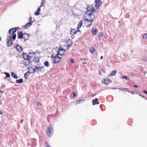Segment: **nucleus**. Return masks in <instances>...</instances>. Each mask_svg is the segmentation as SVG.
Returning a JSON list of instances; mask_svg holds the SVG:
<instances>
[{
	"instance_id": "1",
	"label": "nucleus",
	"mask_w": 147,
	"mask_h": 147,
	"mask_svg": "<svg viewBox=\"0 0 147 147\" xmlns=\"http://www.w3.org/2000/svg\"><path fill=\"white\" fill-rule=\"evenodd\" d=\"M84 18L86 21L89 22L90 24H89L86 27H88L92 25V22L94 18V14L92 13V11H88L84 14Z\"/></svg>"
},
{
	"instance_id": "2",
	"label": "nucleus",
	"mask_w": 147,
	"mask_h": 147,
	"mask_svg": "<svg viewBox=\"0 0 147 147\" xmlns=\"http://www.w3.org/2000/svg\"><path fill=\"white\" fill-rule=\"evenodd\" d=\"M59 55L55 53H53L52 54L51 57L53 62L54 63H59L61 60V57L58 56Z\"/></svg>"
},
{
	"instance_id": "3",
	"label": "nucleus",
	"mask_w": 147,
	"mask_h": 147,
	"mask_svg": "<svg viewBox=\"0 0 147 147\" xmlns=\"http://www.w3.org/2000/svg\"><path fill=\"white\" fill-rule=\"evenodd\" d=\"M54 132V129L51 124L49 125L47 129L46 134L49 137H52V135Z\"/></svg>"
},
{
	"instance_id": "4",
	"label": "nucleus",
	"mask_w": 147,
	"mask_h": 147,
	"mask_svg": "<svg viewBox=\"0 0 147 147\" xmlns=\"http://www.w3.org/2000/svg\"><path fill=\"white\" fill-rule=\"evenodd\" d=\"M16 34H13L12 37L10 36L8 37L7 40V42L8 46H10L12 44V39L15 40L16 38Z\"/></svg>"
},
{
	"instance_id": "5",
	"label": "nucleus",
	"mask_w": 147,
	"mask_h": 147,
	"mask_svg": "<svg viewBox=\"0 0 147 147\" xmlns=\"http://www.w3.org/2000/svg\"><path fill=\"white\" fill-rule=\"evenodd\" d=\"M32 54H34V52H30L29 55H28L26 53H23L22 54V56L25 60H30L31 58L32 57V56H31V55Z\"/></svg>"
},
{
	"instance_id": "6",
	"label": "nucleus",
	"mask_w": 147,
	"mask_h": 147,
	"mask_svg": "<svg viewBox=\"0 0 147 147\" xmlns=\"http://www.w3.org/2000/svg\"><path fill=\"white\" fill-rule=\"evenodd\" d=\"M87 11H92V13L93 14H94L96 11L94 5H91L90 6L89 5L88 6H87Z\"/></svg>"
},
{
	"instance_id": "7",
	"label": "nucleus",
	"mask_w": 147,
	"mask_h": 147,
	"mask_svg": "<svg viewBox=\"0 0 147 147\" xmlns=\"http://www.w3.org/2000/svg\"><path fill=\"white\" fill-rule=\"evenodd\" d=\"M102 2L100 0H96L94 3V5L95 7L98 9L101 5Z\"/></svg>"
},
{
	"instance_id": "8",
	"label": "nucleus",
	"mask_w": 147,
	"mask_h": 147,
	"mask_svg": "<svg viewBox=\"0 0 147 147\" xmlns=\"http://www.w3.org/2000/svg\"><path fill=\"white\" fill-rule=\"evenodd\" d=\"M65 52V51L62 48H60L57 51V55L62 56L63 55Z\"/></svg>"
},
{
	"instance_id": "9",
	"label": "nucleus",
	"mask_w": 147,
	"mask_h": 147,
	"mask_svg": "<svg viewBox=\"0 0 147 147\" xmlns=\"http://www.w3.org/2000/svg\"><path fill=\"white\" fill-rule=\"evenodd\" d=\"M40 68V65L39 64H37L34 69L32 67L30 68V70L31 71V73H34L36 70H38Z\"/></svg>"
},
{
	"instance_id": "10",
	"label": "nucleus",
	"mask_w": 147,
	"mask_h": 147,
	"mask_svg": "<svg viewBox=\"0 0 147 147\" xmlns=\"http://www.w3.org/2000/svg\"><path fill=\"white\" fill-rule=\"evenodd\" d=\"M17 30V28H12L9 30V33L11 35H12L16 32Z\"/></svg>"
},
{
	"instance_id": "11",
	"label": "nucleus",
	"mask_w": 147,
	"mask_h": 147,
	"mask_svg": "<svg viewBox=\"0 0 147 147\" xmlns=\"http://www.w3.org/2000/svg\"><path fill=\"white\" fill-rule=\"evenodd\" d=\"M15 48L16 49V50L19 52H22L23 51L22 47L18 44L17 45L15 46Z\"/></svg>"
},
{
	"instance_id": "12",
	"label": "nucleus",
	"mask_w": 147,
	"mask_h": 147,
	"mask_svg": "<svg viewBox=\"0 0 147 147\" xmlns=\"http://www.w3.org/2000/svg\"><path fill=\"white\" fill-rule=\"evenodd\" d=\"M18 38L19 39H20L24 37V34L21 31L18 32L17 33Z\"/></svg>"
},
{
	"instance_id": "13",
	"label": "nucleus",
	"mask_w": 147,
	"mask_h": 147,
	"mask_svg": "<svg viewBox=\"0 0 147 147\" xmlns=\"http://www.w3.org/2000/svg\"><path fill=\"white\" fill-rule=\"evenodd\" d=\"M32 22H28L26 24L25 26H24V29H27L28 28L31 26L32 24Z\"/></svg>"
},
{
	"instance_id": "14",
	"label": "nucleus",
	"mask_w": 147,
	"mask_h": 147,
	"mask_svg": "<svg viewBox=\"0 0 147 147\" xmlns=\"http://www.w3.org/2000/svg\"><path fill=\"white\" fill-rule=\"evenodd\" d=\"M103 82L105 84L108 85L109 83L111 82V81L108 78L107 80L104 79Z\"/></svg>"
},
{
	"instance_id": "15",
	"label": "nucleus",
	"mask_w": 147,
	"mask_h": 147,
	"mask_svg": "<svg viewBox=\"0 0 147 147\" xmlns=\"http://www.w3.org/2000/svg\"><path fill=\"white\" fill-rule=\"evenodd\" d=\"M24 38L25 41H26L29 38V34H27L26 33H24Z\"/></svg>"
},
{
	"instance_id": "16",
	"label": "nucleus",
	"mask_w": 147,
	"mask_h": 147,
	"mask_svg": "<svg viewBox=\"0 0 147 147\" xmlns=\"http://www.w3.org/2000/svg\"><path fill=\"white\" fill-rule=\"evenodd\" d=\"M92 103L93 105H94L95 104H99V102H98V99L97 98H95V100H92Z\"/></svg>"
},
{
	"instance_id": "17",
	"label": "nucleus",
	"mask_w": 147,
	"mask_h": 147,
	"mask_svg": "<svg viewBox=\"0 0 147 147\" xmlns=\"http://www.w3.org/2000/svg\"><path fill=\"white\" fill-rule=\"evenodd\" d=\"M33 61L34 62L37 63L39 62V58L37 57H34V59L33 60Z\"/></svg>"
},
{
	"instance_id": "18",
	"label": "nucleus",
	"mask_w": 147,
	"mask_h": 147,
	"mask_svg": "<svg viewBox=\"0 0 147 147\" xmlns=\"http://www.w3.org/2000/svg\"><path fill=\"white\" fill-rule=\"evenodd\" d=\"M103 34V33L101 32L100 33L98 36V39L99 40H100L102 39V37Z\"/></svg>"
},
{
	"instance_id": "19",
	"label": "nucleus",
	"mask_w": 147,
	"mask_h": 147,
	"mask_svg": "<svg viewBox=\"0 0 147 147\" xmlns=\"http://www.w3.org/2000/svg\"><path fill=\"white\" fill-rule=\"evenodd\" d=\"M83 21L82 20H81L78 23V25L77 28L78 29L81 28L82 25Z\"/></svg>"
},
{
	"instance_id": "20",
	"label": "nucleus",
	"mask_w": 147,
	"mask_h": 147,
	"mask_svg": "<svg viewBox=\"0 0 147 147\" xmlns=\"http://www.w3.org/2000/svg\"><path fill=\"white\" fill-rule=\"evenodd\" d=\"M11 75L12 77L13 78L15 79H17L18 78L17 76L15 74L14 72H11Z\"/></svg>"
},
{
	"instance_id": "21",
	"label": "nucleus",
	"mask_w": 147,
	"mask_h": 147,
	"mask_svg": "<svg viewBox=\"0 0 147 147\" xmlns=\"http://www.w3.org/2000/svg\"><path fill=\"white\" fill-rule=\"evenodd\" d=\"M97 31V29L96 28H95L94 29H92V33L95 35L96 34Z\"/></svg>"
},
{
	"instance_id": "22",
	"label": "nucleus",
	"mask_w": 147,
	"mask_h": 147,
	"mask_svg": "<svg viewBox=\"0 0 147 147\" xmlns=\"http://www.w3.org/2000/svg\"><path fill=\"white\" fill-rule=\"evenodd\" d=\"M16 82L18 83H21L23 82V80L22 78H20L18 80H16Z\"/></svg>"
},
{
	"instance_id": "23",
	"label": "nucleus",
	"mask_w": 147,
	"mask_h": 147,
	"mask_svg": "<svg viewBox=\"0 0 147 147\" xmlns=\"http://www.w3.org/2000/svg\"><path fill=\"white\" fill-rule=\"evenodd\" d=\"M117 70L115 69V70H114V71H113L111 72V75H109V76H112L115 75V74H116V73L117 72Z\"/></svg>"
},
{
	"instance_id": "24",
	"label": "nucleus",
	"mask_w": 147,
	"mask_h": 147,
	"mask_svg": "<svg viewBox=\"0 0 147 147\" xmlns=\"http://www.w3.org/2000/svg\"><path fill=\"white\" fill-rule=\"evenodd\" d=\"M39 72H42V73H43L44 71V67H40V68H39Z\"/></svg>"
},
{
	"instance_id": "25",
	"label": "nucleus",
	"mask_w": 147,
	"mask_h": 147,
	"mask_svg": "<svg viewBox=\"0 0 147 147\" xmlns=\"http://www.w3.org/2000/svg\"><path fill=\"white\" fill-rule=\"evenodd\" d=\"M120 90H124V91H126L128 92H129L130 91L127 88H121L119 89Z\"/></svg>"
},
{
	"instance_id": "26",
	"label": "nucleus",
	"mask_w": 147,
	"mask_h": 147,
	"mask_svg": "<svg viewBox=\"0 0 147 147\" xmlns=\"http://www.w3.org/2000/svg\"><path fill=\"white\" fill-rule=\"evenodd\" d=\"M26 61L24 62V64L27 66L29 65L30 63V60H27Z\"/></svg>"
},
{
	"instance_id": "27",
	"label": "nucleus",
	"mask_w": 147,
	"mask_h": 147,
	"mask_svg": "<svg viewBox=\"0 0 147 147\" xmlns=\"http://www.w3.org/2000/svg\"><path fill=\"white\" fill-rule=\"evenodd\" d=\"M85 100L83 99L79 100L77 101L76 104H80L81 103H82Z\"/></svg>"
},
{
	"instance_id": "28",
	"label": "nucleus",
	"mask_w": 147,
	"mask_h": 147,
	"mask_svg": "<svg viewBox=\"0 0 147 147\" xmlns=\"http://www.w3.org/2000/svg\"><path fill=\"white\" fill-rule=\"evenodd\" d=\"M44 64L47 67H48L49 66V63L48 61H46L44 62Z\"/></svg>"
},
{
	"instance_id": "29",
	"label": "nucleus",
	"mask_w": 147,
	"mask_h": 147,
	"mask_svg": "<svg viewBox=\"0 0 147 147\" xmlns=\"http://www.w3.org/2000/svg\"><path fill=\"white\" fill-rule=\"evenodd\" d=\"M45 0H42V1L41 2L40 4V7H42L44 5L45 3Z\"/></svg>"
},
{
	"instance_id": "30",
	"label": "nucleus",
	"mask_w": 147,
	"mask_h": 147,
	"mask_svg": "<svg viewBox=\"0 0 147 147\" xmlns=\"http://www.w3.org/2000/svg\"><path fill=\"white\" fill-rule=\"evenodd\" d=\"M121 77L122 78H125L127 80H129V77L128 76H121Z\"/></svg>"
},
{
	"instance_id": "31",
	"label": "nucleus",
	"mask_w": 147,
	"mask_h": 147,
	"mask_svg": "<svg viewBox=\"0 0 147 147\" xmlns=\"http://www.w3.org/2000/svg\"><path fill=\"white\" fill-rule=\"evenodd\" d=\"M4 74L6 75V76L5 77L6 78H9L10 77V75L9 73L5 72L4 73Z\"/></svg>"
},
{
	"instance_id": "32",
	"label": "nucleus",
	"mask_w": 147,
	"mask_h": 147,
	"mask_svg": "<svg viewBox=\"0 0 147 147\" xmlns=\"http://www.w3.org/2000/svg\"><path fill=\"white\" fill-rule=\"evenodd\" d=\"M3 92L2 91H0V99L1 98V97L3 96ZM1 102L0 103V105L1 104Z\"/></svg>"
},
{
	"instance_id": "33",
	"label": "nucleus",
	"mask_w": 147,
	"mask_h": 147,
	"mask_svg": "<svg viewBox=\"0 0 147 147\" xmlns=\"http://www.w3.org/2000/svg\"><path fill=\"white\" fill-rule=\"evenodd\" d=\"M143 38H147V34H143L142 35Z\"/></svg>"
},
{
	"instance_id": "34",
	"label": "nucleus",
	"mask_w": 147,
	"mask_h": 147,
	"mask_svg": "<svg viewBox=\"0 0 147 147\" xmlns=\"http://www.w3.org/2000/svg\"><path fill=\"white\" fill-rule=\"evenodd\" d=\"M90 51L91 53H94V51H95V50L94 48H92L90 49Z\"/></svg>"
},
{
	"instance_id": "35",
	"label": "nucleus",
	"mask_w": 147,
	"mask_h": 147,
	"mask_svg": "<svg viewBox=\"0 0 147 147\" xmlns=\"http://www.w3.org/2000/svg\"><path fill=\"white\" fill-rule=\"evenodd\" d=\"M74 30H75V29L71 28L70 31V34H73Z\"/></svg>"
},
{
	"instance_id": "36",
	"label": "nucleus",
	"mask_w": 147,
	"mask_h": 147,
	"mask_svg": "<svg viewBox=\"0 0 147 147\" xmlns=\"http://www.w3.org/2000/svg\"><path fill=\"white\" fill-rule=\"evenodd\" d=\"M142 60L143 61L146 62L147 61V58L146 57H143L142 58Z\"/></svg>"
},
{
	"instance_id": "37",
	"label": "nucleus",
	"mask_w": 147,
	"mask_h": 147,
	"mask_svg": "<svg viewBox=\"0 0 147 147\" xmlns=\"http://www.w3.org/2000/svg\"><path fill=\"white\" fill-rule=\"evenodd\" d=\"M28 73L29 74H30V72L28 71V72L26 73H25V74H24V77L25 78H26V79H27L28 78V76H26V75H27V73Z\"/></svg>"
},
{
	"instance_id": "38",
	"label": "nucleus",
	"mask_w": 147,
	"mask_h": 147,
	"mask_svg": "<svg viewBox=\"0 0 147 147\" xmlns=\"http://www.w3.org/2000/svg\"><path fill=\"white\" fill-rule=\"evenodd\" d=\"M39 12V11H36L35 13V15H36L37 16L39 15L40 13Z\"/></svg>"
},
{
	"instance_id": "39",
	"label": "nucleus",
	"mask_w": 147,
	"mask_h": 147,
	"mask_svg": "<svg viewBox=\"0 0 147 147\" xmlns=\"http://www.w3.org/2000/svg\"><path fill=\"white\" fill-rule=\"evenodd\" d=\"M32 18L31 17H30L29 19V22H32Z\"/></svg>"
},
{
	"instance_id": "40",
	"label": "nucleus",
	"mask_w": 147,
	"mask_h": 147,
	"mask_svg": "<svg viewBox=\"0 0 147 147\" xmlns=\"http://www.w3.org/2000/svg\"><path fill=\"white\" fill-rule=\"evenodd\" d=\"M77 32H78V31H76V30L75 29V30H74V31L73 34H76Z\"/></svg>"
},
{
	"instance_id": "41",
	"label": "nucleus",
	"mask_w": 147,
	"mask_h": 147,
	"mask_svg": "<svg viewBox=\"0 0 147 147\" xmlns=\"http://www.w3.org/2000/svg\"><path fill=\"white\" fill-rule=\"evenodd\" d=\"M37 105L38 106H40L41 105V104L39 102H38L37 103Z\"/></svg>"
},
{
	"instance_id": "42",
	"label": "nucleus",
	"mask_w": 147,
	"mask_h": 147,
	"mask_svg": "<svg viewBox=\"0 0 147 147\" xmlns=\"http://www.w3.org/2000/svg\"><path fill=\"white\" fill-rule=\"evenodd\" d=\"M98 74L100 75H101V71L100 70H99L98 71Z\"/></svg>"
},
{
	"instance_id": "43",
	"label": "nucleus",
	"mask_w": 147,
	"mask_h": 147,
	"mask_svg": "<svg viewBox=\"0 0 147 147\" xmlns=\"http://www.w3.org/2000/svg\"><path fill=\"white\" fill-rule=\"evenodd\" d=\"M143 92L147 94V91L145 90H143Z\"/></svg>"
},
{
	"instance_id": "44",
	"label": "nucleus",
	"mask_w": 147,
	"mask_h": 147,
	"mask_svg": "<svg viewBox=\"0 0 147 147\" xmlns=\"http://www.w3.org/2000/svg\"><path fill=\"white\" fill-rule=\"evenodd\" d=\"M135 88H138V86L136 85H134L133 86Z\"/></svg>"
},
{
	"instance_id": "45",
	"label": "nucleus",
	"mask_w": 147,
	"mask_h": 147,
	"mask_svg": "<svg viewBox=\"0 0 147 147\" xmlns=\"http://www.w3.org/2000/svg\"><path fill=\"white\" fill-rule=\"evenodd\" d=\"M72 35L71 36V38H73L74 37V34H72Z\"/></svg>"
},
{
	"instance_id": "46",
	"label": "nucleus",
	"mask_w": 147,
	"mask_h": 147,
	"mask_svg": "<svg viewBox=\"0 0 147 147\" xmlns=\"http://www.w3.org/2000/svg\"><path fill=\"white\" fill-rule=\"evenodd\" d=\"M40 8H38V10H37V11H40Z\"/></svg>"
},
{
	"instance_id": "47",
	"label": "nucleus",
	"mask_w": 147,
	"mask_h": 147,
	"mask_svg": "<svg viewBox=\"0 0 147 147\" xmlns=\"http://www.w3.org/2000/svg\"><path fill=\"white\" fill-rule=\"evenodd\" d=\"M139 96H140L142 97V98H145V97H144V96H142V95H139Z\"/></svg>"
},
{
	"instance_id": "48",
	"label": "nucleus",
	"mask_w": 147,
	"mask_h": 147,
	"mask_svg": "<svg viewBox=\"0 0 147 147\" xmlns=\"http://www.w3.org/2000/svg\"><path fill=\"white\" fill-rule=\"evenodd\" d=\"M71 63H74V61L72 60V59H71Z\"/></svg>"
},
{
	"instance_id": "49",
	"label": "nucleus",
	"mask_w": 147,
	"mask_h": 147,
	"mask_svg": "<svg viewBox=\"0 0 147 147\" xmlns=\"http://www.w3.org/2000/svg\"><path fill=\"white\" fill-rule=\"evenodd\" d=\"M73 94L74 97H75L76 96V95L75 93H73Z\"/></svg>"
},
{
	"instance_id": "50",
	"label": "nucleus",
	"mask_w": 147,
	"mask_h": 147,
	"mask_svg": "<svg viewBox=\"0 0 147 147\" xmlns=\"http://www.w3.org/2000/svg\"><path fill=\"white\" fill-rule=\"evenodd\" d=\"M129 92H130L132 94H134V92L133 91H131V92L130 91Z\"/></svg>"
},
{
	"instance_id": "51",
	"label": "nucleus",
	"mask_w": 147,
	"mask_h": 147,
	"mask_svg": "<svg viewBox=\"0 0 147 147\" xmlns=\"http://www.w3.org/2000/svg\"><path fill=\"white\" fill-rule=\"evenodd\" d=\"M45 144H46V145L47 146L48 145H49L48 144V143L47 142V141H46V142H45Z\"/></svg>"
},
{
	"instance_id": "52",
	"label": "nucleus",
	"mask_w": 147,
	"mask_h": 147,
	"mask_svg": "<svg viewBox=\"0 0 147 147\" xmlns=\"http://www.w3.org/2000/svg\"><path fill=\"white\" fill-rule=\"evenodd\" d=\"M107 65L109 67H110V66L109 65L108 63V60H107Z\"/></svg>"
},
{
	"instance_id": "53",
	"label": "nucleus",
	"mask_w": 147,
	"mask_h": 147,
	"mask_svg": "<svg viewBox=\"0 0 147 147\" xmlns=\"http://www.w3.org/2000/svg\"><path fill=\"white\" fill-rule=\"evenodd\" d=\"M96 94H93V95H92V97H94V96H95L96 95Z\"/></svg>"
},
{
	"instance_id": "54",
	"label": "nucleus",
	"mask_w": 147,
	"mask_h": 147,
	"mask_svg": "<svg viewBox=\"0 0 147 147\" xmlns=\"http://www.w3.org/2000/svg\"><path fill=\"white\" fill-rule=\"evenodd\" d=\"M46 147H51L50 145H48Z\"/></svg>"
},
{
	"instance_id": "55",
	"label": "nucleus",
	"mask_w": 147,
	"mask_h": 147,
	"mask_svg": "<svg viewBox=\"0 0 147 147\" xmlns=\"http://www.w3.org/2000/svg\"><path fill=\"white\" fill-rule=\"evenodd\" d=\"M86 23H88V24L87 25V26L89 24H90V23L89 22H88L87 21H86Z\"/></svg>"
},
{
	"instance_id": "56",
	"label": "nucleus",
	"mask_w": 147,
	"mask_h": 147,
	"mask_svg": "<svg viewBox=\"0 0 147 147\" xmlns=\"http://www.w3.org/2000/svg\"><path fill=\"white\" fill-rule=\"evenodd\" d=\"M3 114V112L1 111H0V115L2 114Z\"/></svg>"
},
{
	"instance_id": "57",
	"label": "nucleus",
	"mask_w": 147,
	"mask_h": 147,
	"mask_svg": "<svg viewBox=\"0 0 147 147\" xmlns=\"http://www.w3.org/2000/svg\"><path fill=\"white\" fill-rule=\"evenodd\" d=\"M23 121V119H22V120H21V124L22 123Z\"/></svg>"
},
{
	"instance_id": "58",
	"label": "nucleus",
	"mask_w": 147,
	"mask_h": 147,
	"mask_svg": "<svg viewBox=\"0 0 147 147\" xmlns=\"http://www.w3.org/2000/svg\"><path fill=\"white\" fill-rule=\"evenodd\" d=\"M103 58V56H101V57H100V59H102Z\"/></svg>"
},
{
	"instance_id": "59",
	"label": "nucleus",
	"mask_w": 147,
	"mask_h": 147,
	"mask_svg": "<svg viewBox=\"0 0 147 147\" xmlns=\"http://www.w3.org/2000/svg\"><path fill=\"white\" fill-rule=\"evenodd\" d=\"M112 89H113V90H115L116 89H117V88H113Z\"/></svg>"
},
{
	"instance_id": "60",
	"label": "nucleus",
	"mask_w": 147,
	"mask_h": 147,
	"mask_svg": "<svg viewBox=\"0 0 147 147\" xmlns=\"http://www.w3.org/2000/svg\"><path fill=\"white\" fill-rule=\"evenodd\" d=\"M35 54V53H34V54H32V55H31V56H32V57H33V56H34Z\"/></svg>"
},
{
	"instance_id": "61",
	"label": "nucleus",
	"mask_w": 147,
	"mask_h": 147,
	"mask_svg": "<svg viewBox=\"0 0 147 147\" xmlns=\"http://www.w3.org/2000/svg\"><path fill=\"white\" fill-rule=\"evenodd\" d=\"M77 31L78 32H81V31H80V30L79 29H78Z\"/></svg>"
},
{
	"instance_id": "62",
	"label": "nucleus",
	"mask_w": 147,
	"mask_h": 147,
	"mask_svg": "<svg viewBox=\"0 0 147 147\" xmlns=\"http://www.w3.org/2000/svg\"><path fill=\"white\" fill-rule=\"evenodd\" d=\"M133 52V50H131V53H132Z\"/></svg>"
},
{
	"instance_id": "63",
	"label": "nucleus",
	"mask_w": 147,
	"mask_h": 147,
	"mask_svg": "<svg viewBox=\"0 0 147 147\" xmlns=\"http://www.w3.org/2000/svg\"><path fill=\"white\" fill-rule=\"evenodd\" d=\"M86 64V62H84V63H83V64Z\"/></svg>"
},
{
	"instance_id": "64",
	"label": "nucleus",
	"mask_w": 147,
	"mask_h": 147,
	"mask_svg": "<svg viewBox=\"0 0 147 147\" xmlns=\"http://www.w3.org/2000/svg\"><path fill=\"white\" fill-rule=\"evenodd\" d=\"M146 73V72L144 71V74L145 75Z\"/></svg>"
}]
</instances>
